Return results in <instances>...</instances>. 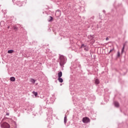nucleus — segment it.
<instances>
[{
	"mask_svg": "<svg viewBox=\"0 0 128 128\" xmlns=\"http://www.w3.org/2000/svg\"><path fill=\"white\" fill-rule=\"evenodd\" d=\"M58 62L60 64V66L61 68H64V64L66 63V58L64 56V55H60Z\"/></svg>",
	"mask_w": 128,
	"mask_h": 128,
	"instance_id": "obj_1",
	"label": "nucleus"
},
{
	"mask_svg": "<svg viewBox=\"0 0 128 128\" xmlns=\"http://www.w3.org/2000/svg\"><path fill=\"white\" fill-rule=\"evenodd\" d=\"M12 2L16 4L18 6H22L24 4V2L21 0H12Z\"/></svg>",
	"mask_w": 128,
	"mask_h": 128,
	"instance_id": "obj_2",
	"label": "nucleus"
},
{
	"mask_svg": "<svg viewBox=\"0 0 128 128\" xmlns=\"http://www.w3.org/2000/svg\"><path fill=\"white\" fill-rule=\"evenodd\" d=\"M0 126L2 128H10V124L6 122H4L1 124Z\"/></svg>",
	"mask_w": 128,
	"mask_h": 128,
	"instance_id": "obj_3",
	"label": "nucleus"
},
{
	"mask_svg": "<svg viewBox=\"0 0 128 128\" xmlns=\"http://www.w3.org/2000/svg\"><path fill=\"white\" fill-rule=\"evenodd\" d=\"M82 120L84 124H88L90 122V118L88 117L84 118Z\"/></svg>",
	"mask_w": 128,
	"mask_h": 128,
	"instance_id": "obj_4",
	"label": "nucleus"
},
{
	"mask_svg": "<svg viewBox=\"0 0 128 128\" xmlns=\"http://www.w3.org/2000/svg\"><path fill=\"white\" fill-rule=\"evenodd\" d=\"M96 92L99 96H102V94L104 92V90L100 88H98Z\"/></svg>",
	"mask_w": 128,
	"mask_h": 128,
	"instance_id": "obj_5",
	"label": "nucleus"
},
{
	"mask_svg": "<svg viewBox=\"0 0 128 128\" xmlns=\"http://www.w3.org/2000/svg\"><path fill=\"white\" fill-rule=\"evenodd\" d=\"M115 108H120V103L117 101H114V102Z\"/></svg>",
	"mask_w": 128,
	"mask_h": 128,
	"instance_id": "obj_6",
	"label": "nucleus"
},
{
	"mask_svg": "<svg viewBox=\"0 0 128 128\" xmlns=\"http://www.w3.org/2000/svg\"><path fill=\"white\" fill-rule=\"evenodd\" d=\"M62 14V12H60V10H56V12L55 14L58 15V16H60V14Z\"/></svg>",
	"mask_w": 128,
	"mask_h": 128,
	"instance_id": "obj_7",
	"label": "nucleus"
},
{
	"mask_svg": "<svg viewBox=\"0 0 128 128\" xmlns=\"http://www.w3.org/2000/svg\"><path fill=\"white\" fill-rule=\"evenodd\" d=\"M66 122H68V117H66V115H65L64 117V124H66Z\"/></svg>",
	"mask_w": 128,
	"mask_h": 128,
	"instance_id": "obj_8",
	"label": "nucleus"
},
{
	"mask_svg": "<svg viewBox=\"0 0 128 128\" xmlns=\"http://www.w3.org/2000/svg\"><path fill=\"white\" fill-rule=\"evenodd\" d=\"M58 80L59 82H63L64 80L62 78V77H58Z\"/></svg>",
	"mask_w": 128,
	"mask_h": 128,
	"instance_id": "obj_9",
	"label": "nucleus"
},
{
	"mask_svg": "<svg viewBox=\"0 0 128 128\" xmlns=\"http://www.w3.org/2000/svg\"><path fill=\"white\" fill-rule=\"evenodd\" d=\"M104 100L105 102H108V100H110V97H108V96L104 97Z\"/></svg>",
	"mask_w": 128,
	"mask_h": 128,
	"instance_id": "obj_10",
	"label": "nucleus"
},
{
	"mask_svg": "<svg viewBox=\"0 0 128 128\" xmlns=\"http://www.w3.org/2000/svg\"><path fill=\"white\" fill-rule=\"evenodd\" d=\"M13 30H14V32H17V30H18V26H13Z\"/></svg>",
	"mask_w": 128,
	"mask_h": 128,
	"instance_id": "obj_11",
	"label": "nucleus"
},
{
	"mask_svg": "<svg viewBox=\"0 0 128 128\" xmlns=\"http://www.w3.org/2000/svg\"><path fill=\"white\" fill-rule=\"evenodd\" d=\"M10 82H16V78L14 76L10 77Z\"/></svg>",
	"mask_w": 128,
	"mask_h": 128,
	"instance_id": "obj_12",
	"label": "nucleus"
},
{
	"mask_svg": "<svg viewBox=\"0 0 128 128\" xmlns=\"http://www.w3.org/2000/svg\"><path fill=\"white\" fill-rule=\"evenodd\" d=\"M100 84V80L98 78L95 80V84Z\"/></svg>",
	"mask_w": 128,
	"mask_h": 128,
	"instance_id": "obj_13",
	"label": "nucleus"
},
{
	"mask_svg": "<svg viewBox=\"0 0 128 128\" xmlns=\"http://www.w3.org/2000/svg\"><path fill=\"white\" fill-rule=\"evenodd\" d=\"M62 72H60L58 73V78H62Z\"/></svg>",
	"mask_w": 128,
	"mask_h": 128,
	"instance_id": "obj_14",
	"label": "nucleus"
},
{
	"mask_svg": "<svg viewBox=\"0 0 128 128\" xmlns=\"http://www.w3.org/2000/svg\"><path fill=\"white\" fill-rule=\"evenodd\" d=\"M50 19L48 20V22H52V20H54V18H52V16H50Z\"/></svg>",
	"mask_w": 128,
	"mask_h": 128,
	"instance_id": "obj_15",
	"label": "nucleus"
},
{
	"mask_svg": "<svg viewBox=\"0 0 128 128\" xmlns=\"http://www.w3.org/2000/svg\"><path fill=\"white\" fill-rule=\"evenodd\" d=\"M32 94H34V96H38V92H36L34 91H33L32 92Z\"/></svg>",
	"mask_w": 128,
	"mask_h": 128,
	"instance_id": "obj_16",
	"label": "nucleus"
},
{
	"mask_svg": "<svg viewBox=\"0 0 128 128\" xmlns=\"http://www.w3.org/2000/svg\"><path fill=\"white\" fill-rule=\"evenodd\" d=\"M88 38H89V40H92L94 38V36L90 35L88 36Z\"/></svg>",
	"mask_w": 128,
	"mask_h": 128,
	"instance_id": "obj_17",
	"label": "nucleus"
},
{
	"mask_svg": "<svg viewBox=\"0 0 128 128\" xmlns=\"http://www.w3.org/2000/svg\"><path fill=\"white\" fill-rule=\"evenodd\" d=\"M12 52H14V50H8V54H12Z\"/></svg>",
	"mask_w": 128,
	"mask_h": 128,
	"instance_id": "obj_18",
	"label": "nucleus"
},
{
	"mask_svg": "<svg viewBox=\"0 0 128 128\" xmlns=\"http://www.w3.org/2000/svg\"><path fill=\"white\" fill-rule=\"evenodd\" d=\"M31 82H32V84H34V82H36V80L34 78H32L31 79Z\"/></svg>",
	"mask_w": 128,
	"mask_h": 128,
	"instance_id": "obj_19",
	"label": "nucleus"
},
{
	"mask_svg": "<svg viewBox=\"0 0 128 128\" xmlns=\"http://www.w3.org/2000/svg\"><path fill=\"white\" fill-rule=\"evenodd\" d=\"M84 50H86V52H88V47H85Z\"/></svg>",
	"mask_w": 128,
	"mask_h": 128,
	"instance_id": "obj_20",
	"label": "nucleus"
},
{
	"mask_svg": "<svg viewBox=\"0 0 128 128\" xmlns=\"http://www.w3.org/2000/svg\"><path fill=\"white\" fill-rule=\"evenodd\" d=\"M117 56L118 58H120V53L119 51L118 52Z\"/></svg>",
	"mask_w": 128,
	"mask_h": 128,
	"instance_id": "obj_21",
	"label": "nucleus"
},
{
	"mask_svg": "<svg viewBox=\"0 0 128 128\" xmlns=\"http://www.w3.org/2000/svg\"><path fill=\"white\" fill-rule=\"evenodd\" d=\"M86 46L84 45V44H82L81 45V48H86Z\"/></svg>",
	"mask_w": 128,
	"mask_h": 128,
	"instance_id": "obj_22",
	"label": "nucleus"
},
{
	"mask_svg": "<svg viewBox=\"0 0 128 128\" xmlns=\"http://www.w3.org/2000/svg\"><path fill=\"white\" fill-rule=\"evenodd\" d=\"M124 45L123 48L122 49V54L124 52Z\"/></svg>",
	"mask_w": 128,
	"mask_h": 128,
	"instance_id": "obj_23",
	"label": "nucleus"
},
{
	"mask_svg": "<svg viewBox=\"0 0 128 128\" xmlns=\"http://www.w3.org/2000/svg\"><path fill=\"white\" fill-rule=\"evenodd\" d=\"M6 116H10V113L7 112V113L6 114Z\"/></svg>",
	"mask_w": 128,
	"mask_h": 128,
	"instance_id": "obj_24",
	"label": "nucleus"
},
{
	"mask_svg": "<svg viewBox=\"0 0 128 128\" xmlns=\"http://www.w3.org/2000/svg\"><path fill=\"white\" fill-rule=\"evenodd\" d=\"M103 12H104V14H106V10H103Z\"/></svg>",
	"mask_w": 128,
	"mask_h": 128,
	"instance_id": "obj_25",
	"label": "nucleus"
},
{
	"mask_svg": "<svg viewBox=\"0 0 128 128\" xmlns=\"http://www.w3.org/2000/svg\"><path fill=\"white\" fill-rule=\"evenodd\" d=\"M112 52V49H111L110 51V52Z\"/></svg>",
	"mask_w": 128,
	"mask_h": 128,
	"instance_id": "obj_26",
	"label": "nucleus"
},
{
	"mask_svg": "<svg viewBox=\"0 0 128 128\" xmlns=\"http://www.w3.org/2000/svg\"><path fill=\"white\" fill-rule=\"evenodd\" d=\"M106 40H108V38L107 37V38H106Z\"/></svg>",
	"mask_w": 128,
	"mask_h": 128,
	"instance_id": "obj_27",
	"label": "nucleus"
},
{
	"mask_svg": "<svg viewBox=\"0 0 128 128\" xmlns=\"http://www.w3.org/2000/svg\"><path fill=\"white\" fill-rule=\"evenodd\" d=\"M78 67L80 68H81L80 64L78 65Z\"/></svg>",
	"mask_w": 128,
	"mask_h": 128,
	"instance_id": "obj_28",
	"label": "nucleus"
},
{
	"mask_svg": "<svg viewBox=\"0 0 128 128\" xmlns=\"http://www.w3.org/2000/svg\"><path fill=\"white\" fill-rule=\"evenodd\" d=\"M8 28H10V26H8Z\"/></svg>",
	"mask_w": 128,
	"mask_h": 128,
	"instance_id": "obj_29",
	"label": "nucleus"
}]
</instances>
